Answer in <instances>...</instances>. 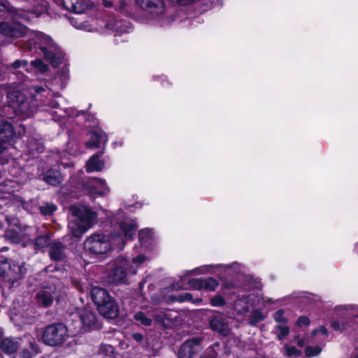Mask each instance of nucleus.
I'll return each instance as SVG.
<instances>
[{"mask_svg":"<svg viewBox=\"0 0 358 358\" xmlns=\"http://www.w3.org/2000/svg\"><path fill=\"white\" fill-rule=\"evenodd\" d=\"M38 48L43 52L44 57L50 61L52 66H57L62 57V52L52 38L39 32H35L24 27V51H31Z\"/></svg>","mask_w":358,"mask_h":358,"instance_id":"nucleus-1","label":"nucleus"},{"mask_svg":"<svg viewBox=\"0 0 358 358\" xmlns=\"http://www.w3.org/2000/svg\"><path fill=\"white\" fill-rule=\"evenodd\" d=\"M90 296L102 316L108 320L118 317L120 315L119 306L107 290L94 287L91 289Z\"/></svg>","mask_w":358,"mask_h":358,"instance_id":"nucleus-2","label":"nucleus"},{"mask_svg":"<svg viewBox=\"0 0 358 358\" xmlns=\"http://www.w3.org/2000/svg\"><path fill=\"white\" fill-rule=\"evenodd\" d=\"M95 214L86 208L76 209L73 210V220L69 223L75 237H80L90 227Z\"/></svg>","mask_w":358,"mask_h":358,"instance_id":"nucleus-3","label":"nucleus"},{"mask_svg":"<svg viewBox=\"0 0 358 358\" xmlns=\"http://www.w3.org/2000/svg\"><path fill=\"white\" fill-rule=\"evenodd\" d=\"M110 248V241L102 234H92L84 243L85 251L94 255L105 254Z\"/></svg>","mask_w":358,"mask_h":358,"instance_id":"nucleus-4","label":"nucleus"},{"mask_svg":"<svg viewBox=\"0 0 358 358\" xmlns=\"http://www.w3.org/2000/svg\"><path fill=\"white\" fill-rule=\"evenodd\" d=\"M68 337V331L65 325L59 323L47 327L43 335L45 344L55 346L66 341Z\"/></svg>","mask_w":358,"mask_h":358,"instance_id":"nucleus-5","label":"nucleus"},{"mask_svg":"<svg viewBox=\"0 0 358 358\" xmlns=\"http://www.w3.org/2000/svg\"><path fill=\"white\" fill-rule=\"evenodd\" d=\"M22 86L20 83H12L7 88L8 106L15 115L22 114Z\"/></svg>","mask_w":358,"mask_h":358,"instance_id":"nucleus-6","label":"nucleus"},{"mask_svg":"<svg viewBox=\"0 0 358 358\" xmlns=\"http://www.w3.org/2000/svg\"><path fill=\"white\" fill-rule=\"evenodd\" d=\"M201 341V338H192L185 341L179 350V358H200Z\"/></svg>","mask_w":358,"mask_h":358,"instance_id":"nucleus-7","label":"nucleus"},{"mask_svg":"<svg viewBox=\"0 0 358 358\" xmlns=\"http://www.w3.org/2000/svg\"><path fill=\"white\" fill-rule=\"evenodd\" d=\"M78 314L85 331H90L100 327L96 314L92 309L87 308H79Z\"/></svg>","mask_w":358,"mask_h":358,"instance_id":"nucleus-8","label":"nucleus"},{"mask_svg":"<svg viewBox=\"0 0 358 358\" xmlns=\"http://www.w3.org/2000/svg\"><path fill=\"white\" fill-rule=\"evenodd\" d=\"M136 3L143 10L155 15H161L165 9L164 0H135Z\"/></svg>","mask_w":358,"mask_h":358,"instance_id":"nucleus-9","label":"nucleus"},{"mask_svg":"<svg viewBox=\"0 0 358 358\" xmlns=\"http://www.w3.org/2000/svg\"><path fill=\"white\" fill-rule=\"evenodd\" d=\"M210 327L215 331H217L222 336H228L231 331V327L228 323L227 317L222 315L213 316L210 320Z\"/></svg>","mask_w":358,"mask_h":358,"instance_id":"nucleus-10","label":"nucleus"},{"mask_svg":"<svg viewBox=\"0 0 358 358\" xmlns=\"http://www.w3.org/2000/svg\"><path fill=\"white\" fill-rule=\"evenodd\" d=\"M188 285L194 289H206L215 291L219 285L217 280L213 278L192 279L189 280Z\"/></svg>","mask_w":358,"mask_h":358,"instance_id":"nucleus-11","label":"nucleus"},{"mask_svg":"<svg viewBox=\"0 0 358 358\" xmlns=\"http://www.w3.org/2000/svg\"><path fill=\"white\" fill-rule=\"evenodd\" d=\"M63 7L76 14L85 13L90 7V3L87 0H62Z\"/></svg>","mask_w":358,"mask_h":358,"instance_id":"nucleus-12","label":"nucleus"},{"mask_svg":"<svg viewBox=\"0 0 358 358\" xmlns=\"http://www.w3.org/2000/svg\"><path fill=\"white\" fill-rule=\"evenodd\" d=\"M124 263L122 265H115L108 273L110 282L113 284L124 283L126 282L127 273L124 268Z\"/></svg>","mask_w":358,"mask_h":358,"instance_id":"nucleus-13","label":"nucleus"},{"mask_svg":"<svg viewBox=\"0 0 358 358\" xmlns=\"http://www.w3.org/2000/svg\"><path fill=\"white\" fill-rule=\"evenodd\" d=\"M10 266V273L7 274L8 282L10 283L12 287L19 286L20 280L22 278V266L17 264L15 261L9 262Z\"/></svg>","mask_w":358,"mask_h":358,"instance_id":"nucleus-14","label":"nucleus"},{"mask_svg":"<svg viewBox=\"0 0 358 358\" xmlns=\"http://www.w3.org/2000/svg\"><path fill=\"white\" fill-rule=\"evenodd\" d=\"M66 247L59 242H52L50 245L49 255L54 261H63L66 258Z\"/></svg>","mask_w":358,"mask_h":358,"instance_id":"nucleus-15","label":"nucleus"},{"mask_svg":"<svg viewBox=\"0 0 358 358\" xmlns=\"http://www.w3.org/2000/svg\"><path fill=\"white\" fill-rule=\"evenodd\" d=\"M15 135L13 125L5 120L0 119V140L8 142L14 138Z\"/></svg>","mask_w":358,"mask_h":358,"instance_id":"nucleus-16","label":"nucleus"},{"mask_svg":"<svg viewBox=\"0 0 358 358\" xmlns=\"http://www.w3.org/2000/svg\"><path fill=\"white\" fill-rule=\"evenodd\" d=\"M20 348V343L10 338L0 340V350L7 355H11L17 352Z\"/></svg>","mask_w":358,"mask_h":358,"instance_id":"nucleus-17","label":"nucleus"},{"mask_svg":"<svg viewBox=\"0 0 358 358\" xmlns=\"http://www.w3.org/2000/svg\"><path fill=\"white\" fill-rule=\"evenodd\" d=\"M102 155L103 152L101 151L90 157L86 164L87 172L99 171L102 170L104 164L101 160L99 159Z\"/></svg>","mask_w":358,"mask_h":358,"instance_id":"nucleus-18","label":"nucleus"},{"mask_svg":"<svg viewBox=\"0 0 358 358\" xmlns=\"http://www.w3.org/2000/svg\"><path fill=\"white\" fill-rule=\"evenodd\" d=\"M120 229L124 234L126 239L132 238L137 229L136 224L131 220H124L119 224Z\"/></svg>","mask_w":358,"mask_h":358,"instance_id":"nucleus-19","label":"nucleus"},{"mask_svg":"<svg viewBox=\"0 0 358 358\" xmlns=\"http://www.w3.org/2000/svg\"><path fill=\"white\" fill-rule=\"evenodd\" d=\"M52 294L47 289L40 290L36 295L37 303L43 307L50 306L52 303L54 299Z\"/></svg>","mask_w":358,"mask_h":358,"instance_id":"nucleus-20","label":"nucleus"},{"mask_svg":"<svg viewBox=\"0 0 358 358\" xmlns=\"http://www.w3.org/2000/svg\"><path fill=\"white\" fill-rule=\"evenodd\" d=\"M89 186L94 189V192L101 195H104L109 192V187H107L106 181L99 178H90Z\"/></svg>","mask_w":358,"mask_h":358,"instance_id":"nucleus-21","label":"nucleus"},{"mask_svg":"<svg viewBox=\"0 0 358 358\" xmlns=\"http://www.w3.org/2000/svg\"><path fill=\"white\" fill-rule=\"evenodd\" d=\"M43 180L52 186H57L62 180L63 178L57 170H48L43 175Z\"/></svg>","mask_w":358,"mask_h":358,"instance_id":"nucleus-22","label":"nucleus"},{"mask_svg":"<svg viewBox=\"0 0 358 358\" xmlns=\"http://www.w3.org/2000/svg\"><path fill=\"white\" fill-rule=\"evenodd\" d=\"M106 142V138L104 134L96 131L90 134V140L86 142V146L89 148H98L101 143Z\"/></svg>","mask_w":358,"mask_h":358,"instance_id":"nucleus-23","label":"nucleus"},{"mask_svg":"<svg viewBox=\"0 0 358 358\" xmlns=\"http://www.w3.org/2000/svg\"><path fill=\"white\" fill-rule=\"evenodd\" d=\"M27 148L29 155H35L43 151V144L41 141L31 137L28 138Z\"/></svg>","mask_w":358,"mask_h":358,"instance_id":"nucleus-24","label":"nucleus"},{"mask_svg":"<svg viewBox=\"0 0 358 358\" xmlns=\"http://www.w3.org/2000/svg\"><path fill=\"white\" fill-rule=\"evenodd\" d=\"M235 310L240 314H243L249 310V306L246 299H239L234 303Z\"/></svg>","mask_w":358,"mask_h":358,"instance_id":"nucleus-25","label":"nucleus"},{"mask_svg":"<svg viewBox=\"0 0 358 358\" xmlns=\"http://www.w3.org/2000/svg\"><path fill=\"white\" fill-rule=\"evenodd\" d=\"M134 317L135 320H136L137 322H140L142 325H144L145 327L150 326L152 324L151 317H148L143 312H137L134 315Z\"/></svg>","mask_w":358,"mask_h":358,"instance_id":"nucleus-26","label":"nucleus"},{"mask_svg":"<svg viewBox=\"0 0 358 358\" xmlns=\"http://www.w3.org/2000/svg\"><path fill=\"white\" fill-rule=\"evenodd\" d=\"M265 316L264 313L259 310H254L250 317V324L251 325H256L258 322L264 320Z\"/></svg>","mask_w":358,"mask_h":358,"instance_id":"nucleus-27","label":"nucleus"},{"mask_svg":"<svg viewBox=\"0 0 358 358\" xmlns=\"http://www.w3.org/2000/svg\"><path fill=\"white\" fill-rule=\"evenodd\" d=\"M5 236L13 243H19L22 239L20 233L13 229L7 230Z\"/></svg>","mask_w":358,"mask_h":358,"instance_id":"nucleus-28","label":"nucleus"},{"mask_svg":"<svg viewBox=\"0 0 358 358\" xmlns=\"http://www.w3.org/2000/svg\"><path fill=\"white\" fill-rule=\"evenodd\" d=\"M10 266L7 259L0 261V277L8 281L7 274L10 273Z\"/></svg>","mask_w":358,"mask_h":358,"instance_id":"nucleus-29","label":"nucleus"},{"mask_svg":"<svg viewBox=\"0 0 358 358\" xmlns=\"http://www.w3.org/2000/svg\"><path fill=\"white\" fill-rule=\"evenodd\" d=\"M56 209L57 206L52 203H45L39 207V210L43 215H51Z\"/></svg>","mask_w":358,"mask_h":358,"instance_id":"nucleus-30","label":"nucleus"},{"mask_svg":"<svg viewBox=\"0 0 358 358\" xmlns=\"http://www.w3.org/2000/svg\"><path fill=\"white\" fill-rule=\"evenodd\" d=\"M219 344L217 343L207 348L206 352L200 358H217Z\"/></svg>","mask_w":358,"mask_h":358,"instance_id":"nucleus-31","label":"nucleus"},{"mask_svg":"<svg viewBox=\"0 0 358 358\" xmlns=\"http://www.w3.org/2000/svg\"><path fill=\"white\" fill-rule=\"evenodd\" d=\"M153 232L150 229H141L138 232V238L141 244L147 243L152 236Z\"/></svg>","mask_w":358,"mask_h":358,"instance_id":"nucleus-32","label":"nucleus"},{"mask_svg":"<svg viewBox=\"0 0 358 358\" xmlns=\"http://www.w3.org/2000/svg\"><path fill=\"white\" fill-rule=\"evenodd\" d=\"M176 300L180 302H183L185 301H192L194 303H199L201 301V299L196 298L194 300L193 299V296L190 293H185L180 294L177 296H176Z\"/></svg>","mask_w":358,"mask_h":358,"instance_id":"nucleus-33","label":"nucleus"},{"mask_svg":"<svg viewBox=\"0 0 358 358\" xmlns=\"http://www.w3.org/2000/svg\"><path fill=\"white\" fill-rule=\"evenodd\" d=\"M145 257L142 255L134 258L131 261V264L135 265V268H133V266L131 265L129 268L130 272L132 273L133 274H135L136 273L137 268L145 261Z\"/></svg>","mask_w":358,"mask_h":358,"instance_id":"nucleus-34","label":"nucleus"},{"mask_svg":"<svg viewBox=\"0 0 358 358\" xmlns=\"http://www.w3.org/2000/svg\"><path fill=\"white\" fill-rule=\"evenodd\" d=\"M111 243L117 246L120 250H122L124 246V241L119 234H113L111 235Z\"/></svg>","mask_w":358,"mask_h":358,"instance_id":"nucleus-35","label":"nucleus"},{"mask_svg":"<svg viewBox=\"0 0 358 358\" xmlns=\"http://www.w3.org/2000/svg\"><path fill=\"white\" fill-rule=\"evenodd\" d=\"M275 329L279 331L278 338L280 341L283 340L289 334V328L287 326L277 325Z\"/></svg>","mask_w":358,"mask_h":358,"instance_id":"nucleus-36","label":"nucleus"},{"mask_svg":"<svg viewBox=\"0 0 358 358\" xmlns=\"http://www.w3.org/2000/svg\"><path fill=\"white\" fill-rule=\"evenodd\" d=\"M31 65L37 69L40 72L44 73L48 70V66L41 59H36L31 62Z\"/></svg>","mask_w":358,"mask_h":358,"instance_id":"nucleus-37","label":"nucleus"},{"mask_svg":"<svg viewBox=\"0 0 358 358\" xmlns=\"http://www.w3.org/2000/svg\"><path fill=\"white\" fill-rule=\"evenodd\" d=\"M50 244L51 243H49V238L48 236H39L36 240V245L39 248H45Z\"/></svg>","mask_w":358,"mask_h":358,"instance_id":"nucleus-38","label":"nucleus"},{"mask_svg":"<svg viewBox=\"0 0 358 358\" xmlns=\"http://www.w3.org/2000/svg\"><path fill=\"white\" fill-rule=\"evenodd\" d=\"M331 327L336 330V331H343L347 329V328L349 327V324L344 322H338V321H334L331 323Z\"/></svg>","mask_w":358,"mask_h":358,"instance_id":"nucleus-39","label":"nucleus"},{"mask_svg":"<svg viewBox=\"0 0 358 358\" xmlns=\"http://www.w3.org/2000/svg\"><path fill=\"white\" fill-rule=\"evenodd\" d=\"M273 319L278 323L285 324L287 322V319L284 317V311L282 309L278 310L273 314Z\"/></svg>","mask_w":358,"mask_h":358,"instance_id":"nucleus-40","label":"nucleus"},{"mask_svg":"<svg viewBox=\"0 0 358 358\" xmlns=\"http://www.w3.org/2000/svg\"><path fill=\"white\" fill-rule=\"evenodd\" d=\"M210 303L213 306H223L225 304V301L222 296L216 295L211 299Z\"/></svg>","mask_w":358,"mask_h":358,"instance_id":"nucleus-41","label":"nucleus"},{"mask_svg":"<svg viewBox=\"0 0 358 358\" xmlns=\"http://www.w3.org/2000/svg\"><path fill=\"white\" fill-rule=\"evenodd\" d=\"M286 354L288 357H297L301 355L300 350H297L295 347H288L285 345Z\"/></svg>","mask_w":358,"mask_h":358,"instance_id":"nucleus-42","label":"nucleus"},{"mask_svg":"<svg viewBox=\"0 0 358 358\" xmlns=\"http://www.w3.org/2000/svg\"><path fill=\"white\" fill-rule=\"evenodd\" d=\"M321 351V349L319 346H316L315 348L313 347H307L306 348L305 352L308 357H313L317 355Z\"/></svg>","mask_w":358,"mask_h":358,"instance_id":"nucleus-43","label":"nucleus"},{"mask_svg":"<svg viewBox=\"0 0 358 358\" xmlns=\"http://www.w3.org/2000/svg\"><path fill=\"white\" fill-rule=\"evenodd\" d=\"M0 34L4 36L10 34V27L8 23L4 22H0Z\"/></svg>","mask_w":358,"mask_h":358,"instance_id":"nucleus-44","label":"nucleus"},{"mask_svg":"<svg viewBox=\"0 0 358 358\" xmlns=\"http://www.w3.org/2000/svg\"><path fill=\"white\" fill-rule=\"evenodd\" d=\"M296 324L299 327L308 326L310 324V320L306 316H301L298 318Z\"/></svg>","mask_w":358,"mask_h":358,"instance_id":"nucleus-45","label":"nucleus"},{"mask_svg":"<svg viewBox=\"0 0 358 358\" xmlns=\"http://www.w3.org/2000/svg\"><path fill=\"white\" fill-rule=\"evenodd\" d=\"M134 339L137 342H141L143 341V336L141 334L136 333L133 335Z\"/></svg>","mask_w":358,"mask_h":358,"instance_id":"nucleus-46","label":"nucleus"},{"mask_svg":"<svg viewBox=\"0 0 358 358\" xmlns=\"http://www.w3.org/2000/svg\"><path fill=\"white\" fill-rule=\"evenodd\" d=\"M6 142L0 140V155H1L7 149V147L5 144Z\"/></svg>","mask_w":358,"mask_h":358,"instance_id":"nucleus-47","label":"nucleus"},{"mask_svg":"<svg viewBox=\"0 0 358 358\" xmlns=\"http://www.w3.org/2000/svg\"><path fill=\"white\" fill-rule=\"evenodd\" d=\"M22 62L20 60H16L15 62H13L11 66L13 69H16L21 66Z\"/></svg>","mask_w":358,"mask_h":358,"instance_id":"nucleus-48","label":"nucleus"},{"mask_svg":"<svg viewBox=\"0 0 358 358\" xmlns=\"http://www.w3.org/2000/svg\"><path fill=\"white\" fill-rule=\"evenodd\" d=\"M7 9H8V8L6 6V4L5 3L1 2L0 3V13Z\"/></svg>","mask_w":358,"mask_h":358,"instance_id":"nucleus-49","label":"nucleus"},{"mask_svg":"<svg viewBox=\"0 0 358 358\" xmlns=\"http://www.w3.org/2000/svg\"><path fill=\"white\" fill-rule=\"evenodd\" d=\"M103 4L105 7H111L112 6V2L108 0H102Z\"/></svg>","mask_w":358,"mask_h":358,"instance_id":"nucleus-50","label":"nucleus"},{"mask_svg":"<svg viewBox=\"0 0 358 358\" xmlns=\"http://www.w3.org/2000/svg\"><path fill=\"white\" fill-rule=\"evenodd\" d=\"M319 331H320L322 334H327V329L326 327L322 326L319 328L318 329Z\"/></svg>","mask_w":358,"mask_h":358,"instance_id":"nucleus-51","label":"nucleus"},{"mask_svg":"<svg viewBox=\"0 0 358 358\" xmlns=\"http://www.w3.org/2000/svg\"><path fill=\"white\" fill-rule=\"evenodd\" d=\"M30 346L32 350L36 353L37 352V347L34 343H30Z\"/></svg>","mask_w":358,"mask_h":358,"instance_id":"nucleus-52","label":"nucleus"},{"mask_svg":"<svg viewBox=\"0 0 358 358\" xmlns=\"http://www.w3.org/2000/svg\"><path fill=\"white\" fill-rule=\"evenodd\" d=\"M121 12H124L126 10V4L123 2L121 3V6L119 8Z\"/></svg>","mask_w":358,"mask_h":358,"instance_id":"nucleus-53","label":"nucleus"},{"mask_svg":"<svg viewBox=\"0 0 358 358\" xmlns=\"http://www.w3.org/2000/svg\"><path fill=\"white\" fill-rule=\"evenodd\" d=\"M35 91L36 93L40 94L41 92L44 91V89L42 87H36Z\"/></svg>","mask_w":358,"mask_h":358,"instance_id":"nucleus-54","label":"nucleus"},{"mask_svg":"<svg viewBox=\"0 0 358 358\" xmlns=\"http://www.w3.org/2000/svg\"><path fill=\"white\" fill-rule=\"evenodd\" d=\"M41 10H36L35 11L32 12V14L35 15V17H39V15H41Z\"/></svg>","mask_w":358,"mask_h":358,"instance_id":"nucleus-55","label":"nucleus"},{"mask_svg":"<svg viewBox=\"0 0 358 358\" xmlns=\"http://www.w3.org/2000/svg\"><path fill=\"white\" fill-rule=\"evenodd\" d=\"M155 317V319H156L157 321H159V322H161V321H162V320H163V317H162V316H161V315H159L156 314Z\"/></svg>","mask_w":358,"mask_h":358,"instance_id":"nucleus-56","label":"nucleus"},{"mask_svg":"<svg viewBox=\"0 0 358 358\" xmlns=\"http://www.w3.org/2000/svg\"><path fill=\"white\" fill-rule=\"evenodd\" d=\"M297 344H298L299 346L302 347L303 345V344H304V341L302 340V339L298 340Z\"/></svg>","mask_w":358,"mask_h":358,"instance_id":"nucleus-57","label":"nucleus"},{"mask_svg":"<svg viewBox=\"0 0 358 358\" xmlns=\"http://www.w3.org/2000/svg\"><path fill=\"white\" fill-rule=\"evenodd\" d=\"M23 357H24V358H30L31 357V355H30V353L26 352L24 351Z\"/></svg>","mask_w":358,"mask_h":358,"instance_id":"nucleus-58","label":"nucleus"},{"mask_svg":"<svg viewBox=\"0 0 358 358\" xmlns=\"http://www.w3.org/2000/svg\"><path fill=\"white\" fill-rule=\"evenodd\" d=\"M35 110H36V109H34H34H32V110H31V113L27 114V117H29V116H31V115L35 112Z\"/></svg>","mask_w":358,"mask_h":358,"instance_id":"nucleus-59","label":"nucleus"},{"mask_svg":"<svg viewBox=\"0 0 358 358\" xmlns=\"http://www.w3.org/2000/svg\"><path fill=\"white\" fill-rule=\"evenodd\" d=\"M120 31H121V32H126V29H120Z\"/></svg>","mask_w":358,"mask_h":358,"instance_id":"nucleus-60","label":"nucleus"},{"mask_svg":"<svg viewBox=\"0 0 358 358\" xmlns=\"http://www.w3.org/2000/svg\"><path fill=\"white\" fill-rule=\"evenodd\" d=\"M117 26V30L120 27V26L117 25V24H116Z\"/></svg>","mask_w":358,"mask_h":358,"instance_id":"nucleus-61","label":"nucleus"},{"mask_svg":"<svg viewBox=\"0 0 358 358\" xmlns=\"http://www.w3.org/2000/svg\"><path fill=\"white\" fill-rule=\"evenodd\" d=\"M355 319H357H357H358V317H357H357H355Z\"/></svg>","mask_w":358,"mask_h":358,"instance_id":"nucleus-62","label":"nucleus"},{"mask_svg":"<svg viewBox=\"0 0 358 358\" xmlns=\"http://www.w3.org/2000/svg\"><path fill=\"white\" fill-rule=\"evenodd\" d=\"M356 358H358V357H356Z\"/></svg>","mask_w":358,"mask_h":358,"instance_id":"nucleus-63","label":"nucleus"}]
</instances>
